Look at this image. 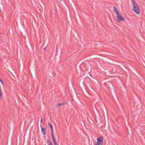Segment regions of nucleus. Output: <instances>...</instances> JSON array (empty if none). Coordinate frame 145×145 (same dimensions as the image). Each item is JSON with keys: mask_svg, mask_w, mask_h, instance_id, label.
Masks as SVG:
<instances>
[{"mask_svg": "<svg viewBox=\"0 0 145 145\" xmlns=\"http://www.w3.org/2000/svg\"><path fill=\"white\" fill-rule=\"evenodd\" d=\"M133 4V10L134 12L137 14H138L140 12V8L137 3L135 1L132 2Z\"/></svg>", "mask_w": 145, "mask_h": 145, "instance_id": "nucleus-1", "label": "nucleus"}, {"mask_svg": "<svg viewBox=\"0 0 145 145\" xmlns=\"http://www.w3.org/2000/svg\"><path fill=\"white\" fill-rule=\"evenodd\" d=\"M97 143L95 145H103V138L102 136H101L97 138Z\"/></svg>", "mask_w": 145, "mask_h": 145, "instance_id": "nucleus-2", "label": "nucleus"}, {"mask_svg": "<svg viewBox=\"0 0 145 145\" xmlns=\"http://www.w3.org/2000/svg\"><path fill=\"white\" fill-rule=\"evenodd\" d=\"M117 19L118 22L124 21V19L120 14L116 15Z\"/></svg>", "mask_w": 145, "mask_h": 145, "instance_id": "nucleus-3", "label": "nucleus"}, {"mask_svg": "<svg viewBox=\"0 0 145 145\" xmlns=\"http://www.w3.org/2000/svg\"><path fill=\"white\" fill-rule=\"evenodd\" d=\"M52 140L53 142L54 143V145H57L56 142V140L54 136V133L52 134Z\"/></svg>", "mask_w": 145, "mask_h": 145, "instance_id": "nucleus-4", "label": "nucleus"}, {"mask_svg": "<svg viewBox=\"0 0 145 145\" xmlns=\"http://www.w3.org/2000/svg\"><path fill=\"white\" fill-rule=\"evenodd\" d=\"M40 127L41 128V131L43 133V135H45L46 133V128L44 127H43L42 125H40Z\"/></svg>", "mask_w": 145, "mask_h": 145, "instance_id": "nucleus-5", "label": "nucleus"}, {"mask_svg": "<svg viewBox=\"0 0 145 145\" xmlns=\"http://www.w3.org/2000/svg\"><path fill=\"white\" fill-rule=\"evenodd\" d=\"M113 9L114 11L116 13V15L119 14L118 10L115 7H113Z\"/></svg>", "mask_w": 145, "mask_h": 145, "instance_id": "nucleus-6", "label": "nucleus"}, {"mask_svg": "<svg viewBox=\"0 0 145 145\" xmlns=\"http://www.w3.org/2000/svg\"><path fill=\"white\" fill-rule=\"evenodd\" d=\"M49 125L50 126V128H51V133H52V134H53V133H53V127H52V125L50 123H49Z\"/></svg>", "mask_w": 145, "mask_h": 145, "instance_id": "nucleus-7", "label": "nucleus"}, {"mask_svg": "<svg viewBox=\"0 0 145 145\" xmlns=\"http://www.w3.org/2000/svg\"><path fill=\"white\" fill-rule=\"evenodd\" d=\"M47 143L48 145H53L48 140H47Z\"/></svg>", "mask_w": 145, "mask_h": 145, "instance_id": "nucleus-8", "label": "nucleus"}, {"mask_svg": "<svg viewBox=\"0 0 145 145\" xmlns=\"http://www.w3.org/2000/svg\"><path fill=\"white\" fill-rule=\"evenodd\" d=\"M2 93L1 91V90H0V99H1L2 97Z\"/></svg>", "mask_w": 145, "mask_h": 145, "instance_id": "nucleus-9", "label": "nucleus"}, {"mask_svg": "<svg viewBox=\"0 0 145 145\" xmlns=\"http://www.w3.org/2000/svg\"><path fill=\"white\" fill-rule=\"evenodd\" d=\"M63 104V103H59L58 104V106H59L61 105H62Z\"/></svg>", "mask_w": 145, "mask_h": 145, "instance_id": "nucleus-10", "label": "nucleus"}, {"mask_svg": "<svg viewBox=\"0 0 145 145\" xmlns=\"http://www.w3.org/2000/svg\"><path fill=\"white\" fill-rule=\"evenodd\" d=\"M0 81L1 82V83L3 84V82L0 79Z\"/></svg>", "mask_w": 145, "mask_h": 145, "instance_id": "nucleus-11", "label": "nucleus"}, {"mask_svg": "<svg viewBox=\"0 0 145 145\" xmlns=\"http://www.w3.org/2000/svg\"><path fill=\"white\" fill-rule=\"evenodd\" d=\"M40 121L41 122H42V119H41V120H40Z\"/></svg>", "mask_w": 145, "mask_h": 145, "instance_id": "nucleus-12", "label": "nucleus"}, {"mask_svg": "<svg viewBox=\"0 0 145 145\" xmlns=\"http://www.w3.org/2000/svg\"><path fill=\"white\" fill-rule=\"evenodd\" d=\"M133 1H133H135L134 0H132Z\"/></svg>", "mask_w": 145, "mask_h": 145, "instance_id": "nucleus-13", "label": "nucleus"}, {"mask_svg": "<svg viewBox=\"0 0 145 145\" xmlns=\"http://www.w3.org/2000/svg\"><path fill=\"white\" fill-rule=\"evenodd\" d=\"M90 76H91V77H92V76H91V75L90 74Z\"/></svg>", "mask_w": 145, "mask_h": 145, "instance_id": "nucleus-14", "label": "nucleus"}]
</instances>
